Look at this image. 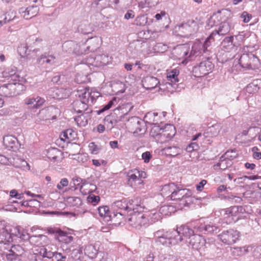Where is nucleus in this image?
Returning a JSON list of instances; mask_svg holds the SVG:
<instances>
[{"label":"nucleus","instance_id":"obj_1","mask_svg":"<svg viewBox=\"0 0 261 261\" xmlns=\"http://www.w3.org/2000/svg\"><path fill=\"white\" fill-rule=\"evenodd\" d=\"M230 30V25L228 21H224L221 23L219 25L218 30H215L213 31L210 35L206 38L203 44L201 43H195L193 46L192 47V50L195 51V49L196 48H199L200 53L202 51L203 53L205 52L207 47L209 46L211 44V40L214 39V37L216 35H224L227 34Z\"/></svg>","mask_w":261,"mask_h":261},{"label":"nucleus","instance_id":"obj_2","mask_svg":"<svg viewBox=\"0 0 261 261\" xmlns=\"http://www.w3.org/2000/svg\"><path fill=\"white\" fill-rule=\"evenodd\" d=\"M177 35L182 37H189L196 33L198 30V24L196 21L191 19L175 27Z\"/></svg>","mask_w":261,"mask_h":261},{"label":"nucleus","instance_id":"obj_3","mask_svg":"<svg viewBox=\"0 0 261 261\" xmlns=\"http://www.w3.org/2000/svg\"><path fill=\"white\" fill-rule=\"evenodd\" d=\"M24 90V86L21 83H9L0 87V95L5 97L15 96Z\"/></svg>","mask_w":261,"mask_h":261},{"label":"nucleus","instance_id":"obj_4","mask_svg":"<svg viewBox=\"0 0 261 261\" xmlns=\"http://www.w3.org/2000/svg\"><path fill=\"white\" fill-rule=\"evenodd\" d=\"M192 192L187 189H182L176 186V189L172 194L171 199L173 200H179L181 204L188 206L192 202Z\"/></svg>","mask_w":261,"mask_h":261},{"label":"nucleus","instance_id":"obj_5","mask_svg":"<svg viewBox=\"0 0 261 261\" xmlns=\"http://www.w3.org/2000/svg\"><path fill=\"white\" fill-rule=\"evenodd\" d=\"M63 50L64 51L71 53H73L77 55H82L86 54L85 48L90 51H94L96 48L92 47L90 46L85 47V45L83 44L82 46L77 44L75 42L73 41H68L64 42L62 45Z\"/></svg>","mask_w":261,"mask_h":261},{"label":"nucleus","instance_id":"obj_6","mask_svg":"<svg viewBox=\"0 0 261 261\" xmlns=\"http://www.w3.org/2000/svg\"><path fill=\"white\" fill-rule=\"evenodd\" d=\"M77 95L81 100L88 103L90 100L93 102L96 98L99 96L100 94L94 88L79 87L77 89Z\"/></svg>","mask_w":261,"mask_h":261},{"label":"nucleus","instance_id":"obj_7","mask_svg":"<svg viewBox=\"0 0 261 261\" xmlns=\"http://www.w3.org/2000/svg\"><path fill=\"white\" fill-rule=\"evenodd\" d=\"M240 236V232L238 230L229 229L223 231L218 237L224 244L231 245L237 242Z\"/></svg>","mask_w":261,"mask_h":261},{"label":"nucleus","instance_id":"obj_8","mask_svg":"<svg viewBox=\"0 0 261 261\" xmlns=\"http://www.w3.org/2000/svg\"><path fill=\"white\" fill-rule=\"evenodd\" d=\"M128 222L133 227L139 228L148 222V218H146L144 213L137 211L130 214Z\"/></svg>","mask_w":261,"mask_h":261},{"label":"nucleus","instance_id":"obj_9","mask_svg":"<svg viewBox=\"0 0 261 261\" xmlns=\"http://www.w3.org/2000/svg\"><path fill=\"white\" fill-rule=\"evenodd\" d=\"M151 133L153 136L161 135L168 138H171L175 135V129L171 124H167L163 129L160 128L158 126H154L152 128Z\"/></svg>","mask_w":261,"mask_h":261},{"label":"nucleus","instance_id":"obj_10","mask_svg":"<svg viewBox=\"0 0 261 261\" xmlns=\"http://www.w3.org/2000/svg\"><path fill=\"white\" fill-rule=\"evenodd\" d=\"M214 66L208 60L202 61L198 66L194 67V72L198 76H203L212 71Z\"/></svg>","mask_w":261,"mask_h":261},{"label":"nucleus","instance_id":"obj_11","mask_svg":"<svg viewBox=\"0 0 261 261\" xmlns=\"http://www.w3.org/2000/svg\"><path fill=\"white\" fill-rule=\"evenodd\" d=\"M128 184L133 188L140 187L143 184V180L139 178V170L134 169L128 172Z\"/></svg>","mask_w":261,"mask_h":261},{"label":"nucleus","instance_id":"obj_12","mask_svg":"<svg viewBox=\"0 0 261 261\" xmlns=\"http://www.w3.org/2000/svg\"><path fill=\"white\" fill-rule=\"evenodd\" d=\"M39 11V7L36 5H32L27 8L22 7L19 10V12L25 19H30L36 16Z\"/></svg>","mask_w":261,"mask_h":261},{"label":"nucleus","instance_id":"obj_13","mask_svg":"<svg viewBox=\"0 0 261 261\" xmlns=\"http://www.w3.org/2000/svg\"><path fill=\"white\" fill-rule=\"evenodd\" d=\"M172 230L173 235H174L176 238H180V242L183 240L182 236L190 238L194 234V230L188 225H182L177 228L176 230Z\"/></svg>","mask_w":261,"mask_h":261},{"label":"nucleus","instance_id":"obj_14","mask_svg":"<svg viewBox=\"0 0 261 261\" xmlns=\"http://www.w3.org/2000/svg\"><path fill=\"white\" fill-rule=\"evenodd\" d=\"M189 244L193 248L197 250H204L203 246H205L206 243L205 240L200 235L194 234L189 238Z\"/></svg>","mask_w":261,"mask_h":261},{"label":"nucleus","instance_id":"obj_15","mask_svg":"<svg viewBox=\"0 0 261 261\" xmlns=\"http://www.w3.org/2000/svg\"><path fill=\"white\" fill-rule=\"evenodd\" d=\"M57 111L58 110L56 108L51 106L40 110L38 116L41 120L54 119L56 118V115L53 114Z\"/></svg>","mask_w":261,"mask_h":261},{"label":"nucleus","instance_id":"obj_16","mask_svg":"<svg viewBox=\"0 0 261 261\" xmlns=\"http://www.w3.org/2000/svg\"><path fill=\"white\" fill-rule=\"evenodd\" d=\"M170 235L169 236H163L158 240H156V242L159 244H162L169 246L170 245H176L180 242V238H176L174 235H173V230L170 231Z\"/></svg>","mask_w":261,"mask_h":261},{"label":"nucleus","instance_id":"obj_17","mask_svg":"<svg viewBox=\"0 0 261 261\" xmlns=\"http://www.w3.org/2000/svg\"><path fill=\"white\" fill-rule=\"evenodd\" d=\"M100 245V243L99 242L86 245L83 249L85 254L90 258H95L99 250Z\"/></svg>","mask_w":261,"mask_h":261},{"label":"nucleus","instance_id":"obj_18","mask_svg":"<svg viewBox=\"0 0 261 261\" xmlns=\"http://www.w3.org/2000/svg\"><path fill=\"white\" fill-rule=\"evenodd\" d=\"M17 51L21 58L31 60L33 58L32 54H36L40 50L39 48H35L33 50L29 49L27 45L21 44L18 47Z\"/></svg>","mask_w":261,"mask_h":261},{"label":"nucleus","instance_id":"obj_19","mask_svg":"<svg viewBox=\"0 0 261 261\" xmlns=\"http://www.w3.org/2000/svg\"><path fill=\"white\" fill-rule=\"evenodd\" d=\"M36 62L39 65H43L46 64L51 66L57 63V59L54 55H49L45 53L37 58Z\"/></svg>","mask_w":261,"mask_h":261},{"label":"nucleus","instance_id":"obj_20","mask_svg":"<svg viewBox=\"0 0 261 261\" xmlns=\"http://www.w3.org/2000/svg\"><path fill=\"white\" fill-rule=\"evenodd\" d=\"M143 87L146 89H153L160 84L159 80L154 76H147L142 80Z\"/></svg>","mask_w":261,"mask_h":261},{"label":"nucleus","instance_id":"obj_21","mask_svg":"<svg viewBox=\"0 0 261 261\" xmlns=\"http://www.w3.org/2000/svg\"><path fill=\"white\" fill-rule=\"evenodd\" d=\"M179 74V71L177 69H173L167 73V78L168 81L166 83L167 88H169L170 87H172L175 89L176 88V83L178 82L177 76Z\"/></svg>","mask_w":261,"mask_h":261},{"label":"nucleus","instance_id":"obj_22","mask_svg":"<svg viewBox=\"0 0 261 261\" xmlns=\"http://www.w3.org/2000/svg\"><path fill=\"white\" fill-rule=\"evenodd\" d=\"M124 116H121L120 117H118L115 114H111L107 116L104 119V124L108 129H111L114 127V125L119 121L121 120L122 118H124Z\"/></svg>","mask_w":261,"mask_h":261},{"label":"nucleus","instance_id":"obj_23","mask_svg":"<svg viewBox=\"0 0 261 261\" xmlns=\"http://www.w3.org/2000/svg\"><path fill=\"white\" fill-rule=\"evenodd\" d=\"M46 155L49 160L54 162H60L63 158L62 152L56 148L48 149Z\"/></svg>","mask_w":261,"mask_h":261},{"label":"nucleus","instance_id":"obj_24","mask_svg":"<svg viewBox=\"0 0 261 261\" xmlns=\"http://www.w3.org/2000/svg\"><path fill=\"white\" fill-rule=\"evenodd\" d=\"M92 112L91 110H88L87 112L82 113L80 116L76 117L74 120L77 125L79 126H85L88 123V121L90 119V114Z\"/></svg>","mask_w":261,"mask_h":261},{"label":"nucleus","instance_id":"obj_25","mask_svg":"<svg viewBox=\"0 0 261 261\" xmlns=\"http://www.w3.org/2000/svg\"><path fill=\"white\" fill-rule=\"evenodd\" d=\"M4 144L9 150H15L18 147L17 139L12 136H7L4 137L3 139Z\"/></svg>","mask_w":261,"mask_h":261},{"label":"nucleus","instance_id":"obj_26","mask_svg":"<svg viewBox=\"0 0 261 261\" xmlns=\"http://www.w3.org/2000/svg\"><path fill=\"white\" fill-rule=\"evenodd\" d=\"M73 109L78 113L87 112L88 108V103L85 102L82 100H76L72 103Z\"/></svg>","mask_w":261,"mask_h":261},{"label":"nucleus","instance_id":"obj_27","mask_svg":"<svg viewBox=\"0 0 261 261\" xmlns=\"http://www.w3.org/2000/svg\"><path fill=\"white\" fill-rule=\"evenodd\" d=\"M195 229L198 230L197 232H201L207 233H214L219 231V228L218 226L213 223L208 224L206 225L204 227H197L194 226Z\"/></svg>","mask_w":261,"mask_h":261},{"label":"nucleus","instance_id":"obj_28","mask_svg":"<svg viewBox=\"0 0 261 261\" xmlns=\"http://www.w3.org/2000/svg\"><path fill=\"white\" fill-rule=\"evenodd\" d=\"M222 129V126L220 124H215L210 127L207 129L205 134L206 137H216L220 134L221 130Z\"/></svg>","mask_w":261,"mask_h":261},{"label":"nucleus","instance_id":"obj_29","mask_svg":"<svg viewBox=\"0 0 261 261\" xmlns=\"http://www.w3.org/2000/svg\"><path fill=\"white\" fill-rule=\"evenodd\" d=\"M81 193L84 195L91 194L97 189L96 185L89 182H84L80 187Z\"/></svg>","mask_w":261,"mask_h":261},{"label":"nucleus","instance_id":"obj_30","mask_svg":"<svg viewBox=\"0 0 261 261\" xmlns=\"http://www.w3.org/2000/svg\"><path fill=\"white\" fill-rule=\"evenodd\" d=\"M76 136V133L73 129H67L61 133L60 138L64 142H69L74 140Z\"/></svg>","mask_w":261,"mask_h":261},{"label":"nucleus","instance_id":"obj_31","mask_svg":"<svg viewBox=\"0 0 261 261\" xmlns=\"http://www.w3.org/2000/svg\"><path fill=\"white\" fill-rule=\"evenodd\" d=\"M12 234L6 228H3L0 232V245H8L12 241Z\"/></svg>","mask_w":261,"mask_h":261},{"label":"nucleus","instance_id":"obj_32","mask_svg":"<svg viewBox=\"0 0 261 261\" xmlns=\"http://www.w3.org/2000/svg\"><path fill=\"white\" fill-rule=\"evenodd\" d=\"M129 121L133 128L135 129L134 133H138L142 131V127L144 126L143 121L137 117L131 118Z\"/></svg>","mask_w":261,"mask_h":261},{"label":"nucleus","instance_id":"obj_33","mask_svg":"<svg viewBox=\"0 0 261 261\" xmlns=\"http://www.w3.org/2000/svg\"><path fill=\"white\" fill-rule=\"evenodd\" d=\"M232 164V162L230 160H226L221 156L219 162L214 165V168L215 170L220 169L221 170H223L231 166Z\"/></svg>","mask_w":261,"mask_h":261},{"label":"nucleus","instance_id":"obj_34","mask_svg":"<svg viewBox=\"0 0 261 261\" xmlns=\"http://www.w3.org/2000/svg\"><path fill=\"white\" fill-rule=\"evenodd\" d=\"M98 212L99 216L103 218L105 221L109 222L111 220V214L108 206H100L98 208Z\"/></svg>","mask_w":261,"mask_h":261},{"label":"nucleus","instance_id":"obj_35","mask_svg":"<svg viewBox=\"0 0 261 261\" xmlns=\"http://www.w3.org/2000/svg\"><path fill=\"white\" fill-rule=\"evenodd\" d=\"M176 186L174 183L164 185L161 190L163 196L165 197L170 196L171 198L172 194H173L174 191L176 189Z\"/></svg>","mask_w":261,"mask_h":261},{"label":"nucleus","instance_id":"obj_36","mask_svg":"<svg viewBox=\"0 0 261 261\" xmlns=\"http://www.w3.org/2000/svg\"><path fill=\"white\" fill-rule=\"evenodd\" d=\"M39 253L43 257L48 258L54 257L56 259L63 256L61 253L53 252L50 251H47V249L45 248H41Z\"/></svg>","mask_w":261,"mask_h":261},{"label":"nucleus","instance_id":"obj_37","mask_svg":"<svg viewBox=\"0 0 261 261\" xmlns=\"http://www.w3.org/2000/svg\"><path fill=\"white\" fill-rule=\"evenodd\" d=\"M139 199L138 198H135L134 199L127 200V210L133 211L134 212H136L135 210L138 211L139 210L141 209L142 207L139 204Z\"/></svg>","mask_w":261,"mask_h":261},{"label":"nucleus","instance_id":"obj_38","mask_svg":"<svg viewBox=\"0 0 261 261\" xmlns=\"http://www.w3.org/2000/svg\"><path fill=\"white\" fill-rule=\"evenodd\" d=\"M164 152L169 156H175L180 154V149L176 146H168L163 149Z\"/></svg>","mask_w":261,"mask_h":261},{"label":"nucleus","instance_id":"obj_39","mask_svg":"<svg viewBox=\"0 0 261 261\" xmlns=\"http://www.w3.org/2000/svg\"><path fill=\"white\" fill-rule=\"evenodd\" d=\"M112 87L113 91L117 94L123 93L125 90V84L123 82L118 81L113 82Z\"/></svg>","mask_w":261,"mask_h":261},{"label":"nucleus","instance_id":"obj_40","mask_svg":"<svg viewBox=\"0 0 261 261\" xmlns=\"http://www.w3.org/2000/svg\"><path fill=\"white\" fill-rule=\"evenodd\" d=\"M250 54H244L242 55L239 59V64L243 68H248L249 65H250Z\"/></svg>","mask_w":261,"mask_h":261},{"label":"nucleus","instance_id":"obj_41","mask_svg":"<svg viewBox=\"0 0 261 261\" xmlns=\"http://www.w3.org/2000/svg\"><path fill=\"white\" fill-rule=\"evenodd\" d=\"M222 48L226 51H229L233 47V37H227L225 38L221 43Z\"/></svg>","mask_w":261,"mask_h":261},{"label":"nucleus","instance_id":"obj_42","mask_svg":"<svg viewBox=\"0 0 261 261\" xmlns=\"http://www.w3.org/2000/svg\"><path fill=\"white\" fill-rule=\"evenodd\" d=\"M79 32L83 34H88L92 32V28L87 22H82L78 27Z\"/></svg>","mask_w":261,"mask_h":261},{"label":"nucleus","instance_id":"obj_43","mask_svg":"<svg viewBox=\"0 0 261 261\" xmlns=\"http://www.w3.org/2000/svg\"><path fill=\"white\" fill-rule=\"evenodd\" d=\"M144 214L146 218H148V222H150V223H154L161 218L160 213L154 210H152L150 212H146Z\"/></svg>","mask_w":261,"mask_h":261},{"label":"nucleus","instance_id":"obj_44","mask_svg":"<svg viewBox=\"0 0 261 261\" xmlns=\"http://www.w3.org/2000/svg\"><path fill=\"white\" fill-rule=\"evenodd\" d=\"M96 67L106 65L109 62V57L105 54L98 55L95 57Z\"/></svg>","mask_w":261,"mask_h":261},{"label":"nucleus","instance_id":"obj_45","mask_svg":"<svg viewBox=\"0 0 261 261\" xmlns=\"http://www.w3.org/2000/svg\"><path fill=\"white\" fill-rule=\"evenodd\" d=\"M66 202L70 206L78 207L82 204L81 198L77 197H69L67 198Z\"/></svg>","mask_w":261,"mask_h":261},{"label":"nucleus","instance_id":"obj_46","mask_svg":"<svg viewBox=\"0 0 261 261\" xmlns=\"http://www.w3.org/2000/svg\"><path fill=\"white\" fill-rule=\"evenodd\" d=\"M127 200L125 199H123L120 200H117L114 202V207H116L120 210H127Z\"/></svg>","mask_w":261,"mask_h":261},{"label":"nucleus","instance_id":"obj_47","mask_svg":"<svg viewBox=\"0 0 261 261\" xmlns=\"http://www.w3.org/2000/svg\"><path fill=\"white\" fill-rule=\"evenodd\" d=\"M10 250L19 258L25 252L24 248L19 245L12 246Z\"/></svg>","mask_w":261,"mask_h":261},{"label":"nucleus","instance_id":"obj_48","mask_svg":"<svg viewBox=\"0 0 261 261\" xmlns=\"http://www.w3.org/2000/svg\"><path fill=\"white\" fill-rule=\"evenodd\" d=\"M257 83V81H254L252 83L248 84L246 87V91L249 93H253L257 92L259 89V87L258 86Z\"/></svg>","mask_w":261,"mask_h":261},{"label":"nucleus","instance_id":"obj_49","mask_svg":"<svg viewBox=\"0 0 261 261\" xmlns=\"http://www.w3.org/2000/svg\"><path fill=\"white\" fill-rule=\"evenodd\" d=\"M58 240L60 242L65 244H68L72 241L73 237L71 236H68L63 231L59 233Z\"/></svg>","mask_w":261,"mask_h":261},{"label":"nucleus","instance_id":"obj_50","mask_svg":"<svg viewBox=\"0 0 261 261\" xmlns=\"http://www.w3.org/2000/svg\"><path fill=\"white\" fill-rule=\"evenodd\" d=\"M45 237L43 235L33 236L29 238V242L33 245L39 246L41 244V241Z\"/></svg>","mask_w":261,"mask_h":261},{"label":"nucleus","instance_id":"obj_51","mask_svg":"<svg viewBox=\"0 0 261 261\" xmlns=\"http://www.w3.org/2000/svg\"><path fill=\"white\" fill-rule=\"evenodd\" d=\"M13 164L15 167L17 168H21L23 170H29L30 169V165L24 160L18 159L16 163H14Z\"/></svg>","mask_w":261,"mask_h":261},{"label":"nucleus","instance_id":"obj_52","mask_svg":"<svg viewBox=\"0 0 261 261\" xmlns=\"http://www.w3.org/2000/svg\"><path fill=\"white\" fill-rule=\"evenodd\" d=\"M250 65L248 67V69H255L258 68L259 66V60L253 54L250 53Z\"/></svg>","mask_w":261,"mask_h":261},{"label":"nucleus","instance_id":"obj_53","mask_svg":"<svg viewBox=\"0 0 261 261\" xmlns=\"http://www.w3.org/2000/svg\"><path fill=\"white\" fill-rule=\"evenodd\" d=\"M180 58H184L188 54V49L186 46L181 45L178 46L176 50Z\"/></svg>","mask_w":261,"mask_h":261},{"label":"nucleus","instance_id":"obj_54","mask_svg":"<svg viewBox=\"0 0 261 261\" xmlns=\"http://www.w3.org/2000/svg\"><path fill=\"white\" fill-rule=\"evenodd\" d=\"M242 210V207L239 206H234L227 208V211L224 212H228V214L230 215V217L237 216L239 213L240 211Z\"/></svg>","mask_w":261,"mask_h":261},{"label":"nucleus","instance_id":"obj_55","mask_svg":"<svg viewBox=\"0 0 261 261\" xmlns=\"http://www.w3.org/2000/svg\"><path fill=\"white\" fill-rule=\"evenodd\" d=\"M84 64L90 66L91 65L96 66V62L95 57L94 55H90L88 58H85L83 61Z\"/></svg>","mask_w":261,"mask_h":261},{"label":"nucleus","instance_id":"obj_56","mask_svg":"<svg viewBox=\"0 0 261 261\" xmlns=\"http://www.w3.org/2000/svg\"><path fill=\"white\" fill-rule=\"evenodd\" d=\"M147 22V17L145 15L138 16L135 21V24L137 25L144 26Z\"/></svg>","mask_w":261,"mask_h":261},{"label":"nucleus","instance_id":"obj_57","mask_svg":"<svg viewBox=\"0 0 261 261\" xmlns=\"http://www.w3.org/2000/svg\"><path fill=\"white\" fill-rule=\"evenodd\" d=\"M4 254L5 255L7 261H19L20 260L18 256L11 252L10 250L8 252L4 253Z\"/></svg>","mask_w":261,"mask_h":261},{"label":"nucleus","instance_id":"obj_58","mask_svg":"<svg viewBox=\"0 0 261 261\" xmlns=\"http://www.w3.org/2000/svg\"><path fill=\"white\" fill-rule=\"evenodd\" d=\"M222 156L223 158L230 160L232 162V160L237 158V153L234 150H228Z\"/></svg>","mask_w":261,"mask_h":261},{"label":"nucleus","instance_id":"obj_59","mask_svg":"<svg viewBox=\"0 0 261 261\" xmlns=\"http://www.w3.org/2000/svg\"><path fill=\"white\" fill-rule=\"evenodd\" d=\"M219 22L218 16L214 14L211 16L207 22V25L210 27H213L216 25Z\"/></svg>","mask_w":261,"mask_h":261},{"label":"nucleus","instance_id":"obj_60","mask_svg":"<svg viewBox=\"0 0 261 261\" xmlns=\"http://www.w3.org/2000/svg\"><path fill=\"white\" fill-rule=\"evenodd\" d=\"M124 214L121 213V212L117 213L116 214L113 213V216L111 215V220H113L115 222L120 224L122 221V220L124 219L123 216Z\"/></svg>","mask_w":261,"mask_h":261},{"label":"nucleus","instance_id":"obj_61","mask_svg":"<svg viewBox=\"0 0 261 261\" xmlns=\"http://www.w3.org/2000/svg\"><path fill=\"white\" fill-rule=\"evenodd\" d=\"M88 202L95 205L100 201V197L98 196H95L92 194H90L87 197Z\"/></svg>","mask_w":261,"mask_h":261},{"label":"nucleus","instance_id":"obj_62","mask_svg":"<svg viewBox=\"0 0 261 261\" xmlns=\"http://www.w3.org/2000/svg\"><path fill=\"white\" fill-rule=\"evenodd\" d=\"M69 156L71 157V158L73 159L76 160L79 162H84L85 160H86V156L80 153H69Z\"/></svg>","mask_w":261,"mask_h":261},{"label":"nucleus","instance_id":"obj_63","mask_svg":"<svg viewBox=\"0 0 261 261\" xmlns=\"http://www.w3.org/2000/svg\"><path fill=\"white\" fill-rule=\"evenodd\" d=\"M76 82L79 84H82L86 83L88 81V77L87 75H82L80 73L77 74L75 77Z\"/></svg>","mask_w":261,"mask_h":261},{"label":"nucleus","instance_id":"obj_64","mask_svg":"<svg viewBox=\"0 0 261 261\" xmlns=\"http://www.w3.org/2000/svg\"><path fill=\"white\" fill-rule=\"evenodd\" d=\"M88 148L91 153L94 154L98 153L99 149L97 146L94 142L90 143L89 144Z\"/></svg>","mask_w":261,"mask_h":261}]
</instances>
